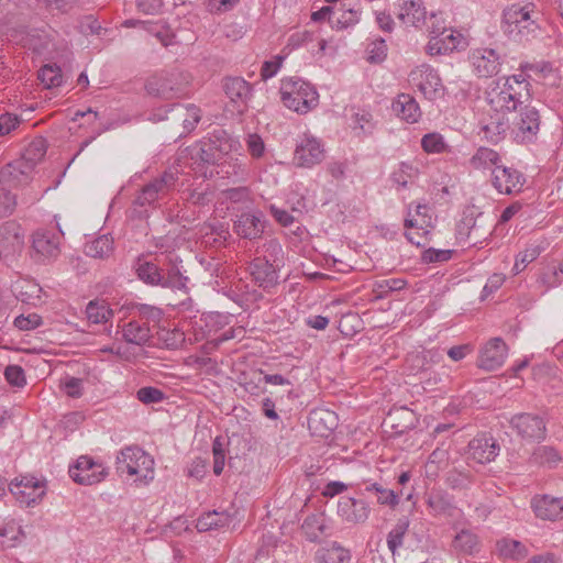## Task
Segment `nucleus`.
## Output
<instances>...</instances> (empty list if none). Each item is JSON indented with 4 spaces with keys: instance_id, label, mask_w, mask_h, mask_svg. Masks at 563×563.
<instances>
[{
    "instance_id": "f257e3e1",
    "label": "nucleus",
    "mask_w": 563,
    "mask_h": 563,
    "mask_svg": "<svg viewBox=\"0 0 563 563\" xmlns=\"http://www.w3.org/2000/svg\"><path fill=\"white\" fill-rule=\"evenodd\" d=\"M531 68L530 64H521L519 74L500 77L489 85L485 91V100L493 111L509 114L531 100V85L525 74Z\"/></svg>"
},
{
    "instance_id": "f03ea898",
    "label": "nucleus",
    "mask_w": 563,
    "mask_h": 563,
    "mask_svg": "<svg viewBox=\"0 0 563 563\" xmlns=\"http://www.w3.org/2000/svg\"><path fill=\"white\" fill-rule=\"evenodd\" d=\"M115 470L120 476L132 478L137 486H147L155 477V461L142 448L129 445L118 452Z\"/></svg>"
},
{
    "instance_id": "7ed1b4c3",
    "label": "nucleus",
    "mask_w": 563,
    "mask_h": 563,
    "mask_svg": "<svg viewBox=\"0 0 563 563\" xmlns=\"http://www.w3.org/2000/svg\"><path fill=\"white\" fill-rule=\"evenodd\" d=\"M533 3H512L503 11V30L505 34L516 42H526L533 36L537 23L531 14Z\"/></svg>"
},
{
    "instance_id": "20e7f679",
    "label": "nucleus",
    "mask_w": 563,
    "mask_h": 563,
    "mask_svg": "<svg viewBox=\"0 0 563 563\" xmlns=\"http://www.w3.org/2000/svg\"><path fill=\"white\" fill-rule=\"evenodd\" d=\"M46 142L43 137H36L24 148L22 157L9 164L0 173L3 183H27L34 166L40 163L46 154Z\"/></svg>"
},
{
    "instance_id": "39448f33",
    "label": "nucleus",
    "mask_w": 563,
    "mask_h": 563,
    "mask_svg": "<svg viewBox=\"0 0 563 563\" xmlns=\"http://www.w3.org/2000/svg\"><path fill=\"white\" fill-rule=\"evenodd\" d=\"M283 103L297 113H307L318 106L319 95L314 87L299 78L282 80Z\"/></svg>"
},
{
    "instance_id": "423d86ee",
    "label": "nucleus",
    "mask_w": 563,
    "mask_h": 563,
    "mask_svg": "<svg viewBox=\"0 0 563 563\" xmlns=\"http://www.w3.org/2000/svg\"><path fill=\"white\" fill-rule=\"evenodd\" d=\"M9 489L15 500L24 507H33L42 501L46 494V481L32 475L14 478Z\"/></svg>"
},
{
    "instance_id": "0eeeda50",
    "label": "nucleus",
    "mask_w": 563,
    "mask_h": 563,
    "mask_svg": "<svg viewBox=\"0 0 563 563\" xmlns=\"http://www.w3.org/2000/svg\"><path fill=\"white\" fill-rule=\"evenodd\" d=\"M325 157L323 142L310 133H303L297 140L292 162L297 167L312 168Z\"/></svg>"
},
{
    "instance_id": "6e6552de",
    "label": "nucleus",
    "mask_w": 563,
    "mask_h": 563,
    "mask_svg": "<svg viewBox=\"0 0 563 563\" xmlns=\"http://www.w3.org/2000/svg\"><path fill=\"white\" fill-rule=\"evenodd\" d=\"M541 118L534 107H521L511 126V136L519 144L536 141L540 130Z\"/></svg>"
},
{
    "instance_id": "1a4fd4ad",
    "label": "nucleus",
    "mask_w": 563,
    "mask_h": 563,
    "mask_svg": "<svg viewBox=\"0 0 563 563\" xmlns=\"http://www.w3.org/2000/svg\"><path fill=\"white\" fill-rule=\"evenodd\" d=\"M409 81L429 100H434L443 93L441 78L430 65L422 64L412 69L409 74Z\"/></svg>"
},
{
    "instance_id": "9d476101",
    "label": "nucleus",
    "mask_w": 563,
    "mask_h": 563,
    "mask_svg": "<svg viewBox=\"0 0 563 563\" xmlns=\"http://www.w3.org/2000/svg\"><path fill=\"white\" fill-rule=\"evenodd\" d=\"M479 135L489 143L497 144L511 132L508 114L503 111L489 110L483 114L478 122Z\"/></svg>"
},
{
    "instance_id": "9b49d317",
    "label": "nucleus",
    "mask_w": 563,
    "mask_h": 563,
    "mask_svg": "<svg viewBox=\"0 0 563 563\" xmlns=\"http://www.w3.org/2000/svg\"><path fill=\"white\" fill-rule=\"evenodd\" d=\"M108 475L107 467L88 455L79 456L69 467V476L80 485H93L103 481Z\"/></svg>"
},
{
    "instance_id": "f8f14e48",
    "label": "nucleus",
    "mask_w": 563,
    "mask_h": 563,
    "mask_svg": "<svg viewBox=\"0 0 563 563\" xmlns=\"http://www.w3.org/2000/svg\"><path fill=\"white\" fill-rule=\"evenodd\" d=\"M472 71L478 78H492L496 76L501 68L503 59L500 54L488 47L475 48L468 56Z\"/></svg>"
},
{
    "instance_id": "ddd939ff",
    "label": "nucleus",
    "mask_w": 563,
    "mask_h": 563,
    "mask_svg": "<svg viewBox=\"0 0 563 563\" xmlns=\"http://www.w3.org/2000/svg\"><path fill=\"white\" fill-rule=\"evenodd\" d=\"M464 42L463 35L446 25L437 26L430 31V40L427 45L429 55H444L457 49Z\"/></svg>"
},
{
    "instance_id": "4468645a",
    "label": "nucleus",
    "mask_w": 563,
    "mask_h": 563,
    "mask_svg": "<svg viewBox=\"0 0 563 563\" xmlns=\"http://www.w3.org/2000/svg\"><path fill=\"white\" fill-rule=\"evenodd\" d=\"M405 228L407 240L418 247H424L429 243L434 228L433 217L420 218L412 216L411 206H409L407 217L405 218Z\"/></svg>"
},
{
    "instance_id": "2eb2a0df",
    "label": "nucleus",
    "mask_w": 563,
    "mask_h": 563,
    "mask_svg": "<svg viewBox=\"0 0 563 563\" xmlns=\"http://www.w3.org/2000/svg\"><path fill=\"white\" fill-rule=\"evenodd\" d=\"M510 426L523 439L540 441L547 434V426L543 418L532 413L515 415L510 419Z\"/></svg>"
},
{
    "instance_id": "dca6fc26",
    "label": "nucleus",
    "mask_w": 563,
    "mask_h": 563,
    "mask_svg": "<svg viewBox=\"0 0 563 563\" xmlns=\"http://www.w3.org/2000/svg\"><path fill=\"white\" fill-rule=\"evenodd\" d=\"M336 514L342 521L349 525H361L368 519L371 508L362 499L344 496L338 501Z\"/></svg>"
},
{
    "instance_id": "f3484780",
    "label": "nucleus",
    "mask_w": 563,
    "mask_h": 563,
    "mask_svg": "<svg viewBox=\"0 0 563 563\" xmlns=\"http://www.w3.org/2000/svg\"><path fill=\"white\" fill-rule=\"evenodd\" d=\"M508 356V347L501 338L490 339L482 349L478 366L486 371L499 368Z\"/></svg>"
},
{
    "instance_id": "a211bd4d",
    "label": "nucleus",
    "mask_w": 563,
    "mask_h": 563,
    "mask_svg": "<svg viewBox=\"0 0 563 563\" xmlns=\"http://www.w3.org/2000/svg\"><path fill=\"white\" fill-rule=\"evenodd\" d=\"M176 177L173 173H164L159 178L145 185L136 197L135 203L150 206L166 195L175 185Z\"/></svg>"
},
{
    "instance_id": "6ab92c4d",
    "label": "nucleus",
    "mask_w": 563,
    "mask_h": 563,
    "mask_svg": "<svg viewBox=\"0 0 563 563\" xmlns=\"http://www.w3.org/2000/svg\"><path fill=\"white\" fill-rule=\"evenodd\" d=\"M522 175L515 168L499 165L493 169V186L500 194L510 195L521 190L523 186Z\"/></svg>"
},
{
    "instance_id": "aec40b11",
    "label": "nucleus",
    "mask_w": 563,
    "mask_h": 563,
    "mask_svg": "<svg viewBox=\"0 0 563 563\" xmlns=\"http://www.w3.org/2000/svg\"><path fill=\"white\" fill-rule=\"evenodd\" d=\"M499 454V444L497 441L485 434L474 438L468 443V456L473 461L485 464L494 461Z\"/></svg>"
},
{
    "instance_id": "412c9836",
    "label": "nucleus",
    "mask_w": 563,
    "mask_h": 563,
    "mask_svg": "<svg viewBox=\"0 0 563 563\" xmlns=\"http://www.w3.org/2000/svg\"><path fill=\"white\" fill-rule=\"evenodd\" d=\"M223 90L239 112H243L252 96L251 85L242 77H227L223 80Z\"/></svg>"
},
{
    "instance_id": "4be33fe9",
    "label": "nucleus",
    "mask_w": 563,
    "mask_h": 563,
    "mask_svg": "<svg viewBox=\"0 0 563 563\" xmlns=\"http://www.w3.org/2000/svg\"><path fill=\"white\" fill-rule=\"evenodd\" d=\"M24 233L14 222H7L0 228V257H7L22 250Z\"/></svg>"
},
{
    "instance_id": "5701e85b",
    "label": "nucleus",
    "mask_w": 563,
    "mask_h": 563,
    "mask_svg": "<svg viewBox=\"0 0 563 563\" xmlns=\"http://www.w3.org/2000/svg\"><path fill=\"white\" fill-rule=\"evenodd\" d=\"M398 19L406 26L421 27L427 19L422 0H399Z\"/></svg>"
},
{
    "instance_id": "b1692460",
    "label": "nucleus",
    "mask_w": 563,
    "mask_h": 563,
    "mask_svg": "<svg viewBox=\"0 0 563 563\" xmlns=\"http://www.w3.org/2000/svg\"><path fill=\"white\" fill-rule=\"evenodd\" d=\"M253 282L263 289H269L277 284L278 275L274 265L264 257L254 258L250 266Z\"/></svg>"
},
{
    "instance_id": "393cba45",
    "label": "nucleus",
    "mask_w": 563,
    "mask_h": 563,
    "mask_svg": "<svg viewBox=\"0 0 563 563\" xmlns=\"http://www.w3.org/2000/svg\"><path fill=\"white\" fill-rule=\"evenodd\" d=\"M60 233L49 230H37L33 234V249L43 258H55L59 254Z\"/></svg>"
},
{
    "instance_id": "a878e982",
    "label": "nucleus",
    "mask_w": 563,
    "mask_h": 563,
    "mask_svg": "<svg viewBox=\"0 0 563 563\" xmlns=\"http://www.w3.org/2000/svg\"><path fill=\"white\" fill-rule=\"evenodd\" d=\"M146 92L156 98L172 99L181 96L180 88L176 86L173 79L164 74L151 76L145 84Z\"/></svg>"
},
{
    "instance_id": "bb28decb",
    "label": "nucleus",
    "mask_w": 563,
    "mask_h": 563,
    "mask_svg": "<svg viewBox=\"0 0 563 563\" xmlns=\"http://www.w3.org/2000/svg\"><path fill=\"white\" fill-rule=\"evenodd\" d=\"M532 508L537 517L543 520H558L563 517V499L544 495L532 500Z\"/></svg>"
},
{
    "instance_id": "cd10ccee",
    "label": "nucleus",
    "mask_w": 563,
    "mask_h": 563,
    "mask_svg": "<svg viewBox=\"0 0 563 563\" xmlns=\"http://www.w3.org/2000/svg\"><path fill=\"white\" fill-rule=\"evenodd\" d=\"M393 112L407 123H416L421 118V111L416 99L408 93H400L391 104Z\"/></svg>"
},
{
    "instance_id": "c85d7f7f",
    "label": "nucleus",
    "mask_w": 563,
    "mask_h": 563,
    "mask_svg": "<svg viewBox=\"0 0 563 563\" xmlns=\"http://www.w3.org/2000/svg\"><path fill=\"white\" fill-rule=\"evenodd\" d=\"M263 230V222L257 214L243 213L234 223V231L244 239H257Z\"/></svg>"
},
{
    "instance_id": "c756f323",
    "label": "nucleus",
    "mask_w": 563,
    "mask_h": 563,
    "mask_svg": "<svg viewBox=\"0 0 563 563\" xmlns=\"http://www.w3.org/2000/svg\"><path fill=\"white\" fill-rule=\"evenodd\" d=\"M122 335L125 342L139 346L146 344L152 336L148 324L140 320L128 322L122 329Z\"/></svg>"
},
{
    "instance_id": "7c9ffc66",
    "label": "nucleus",
    "mask_w": 563,
    "mask_h": 563,
    "mask_svg": "<svg viewBox=\"0 0 563 563\" xmlns=\"http://www.w3.org/2000/svg\"><path fill=\"white\" fill-rule=\"evenodd\" d=\"M479 539L476 533L468 529L459 531L453 541L452 548L459 554L472 555L479 551Z\"/></svg>"
},
{
    "instance_id": "2f4dec72",
    "label": "nucleus",
    "mask_w": 563,
    "mask_h": 563,
    "mask_svg": "<svg viewBox=\"0 0 563 563\" xmlns=\"http://www.w3.org/2000/svg\"><path fill=\"white\" fill-rule=\"evenodd\" d=\"M232 522V517L227 511H209L200 516L196 528L200 532L217 530L228 527Z\"/></svg>"
},
{
    "instance_id": "473e14b6",
    "label": "nucleus",
    "mask_w": 563,
    "mask_h": 563,
    "mask_svg": "<svg viewBox=\"0 0 563 563\" xmlns=\"http://www.w3.org/2000/svg\"><path fill=\"white\" fill-rule=\"evenodd\" d=\"M500 155L493 148L481 146L470 158L474 169H494L500 165Z\"/></svg>"
},
{
    "instance_id": "72a5a7b5",
    "label": "nucleus",
    "mask_w": 563,
    "mask_h": 563,
    "mask_svg": "<svg viewBox=\"0 0 563 563\" xmlns=\"http://www.w3.org/2000/svg\"><path fill=\"white\" fill-rule=\"evenodd\" d=\"M97 380V376L92 379L89 375L85 377L65 376L60 380L62 390L70 398H80L84 396L86 387L91 386Z\"/></svg>"
},
{
    "instance_id": "f704fd0d",
    "label": "nucleus",
    "mask_w": 563,
    "mask_h": 563,
    "mask_svg": "<svg viewBox=\"0 0 563 563\" xmlns=\"http://www.w3.org/2000/svg\"><path fill=\"white\" fill-rule=\"evenodd\" d=\"M349 550L333 542L317 552L316 560L318 563H350Z\"/></svg>"
},
{
    "instance_id": "c9c22d12",
    "label": "nucleus",
    "mask_w": 563,
    "mask_h": 563,
    "mask_svg": "<svg viewBox=\"0 0 563 563\" xmlns=\"http://www.w3.org/2000/svg\"><path fill=\"white\" fill-rule=\"evenodd\" d=\"M427 505L433 516H452L455 510L450 497L441 492H431Z\"/></svg>"
},
{
    "instance_id": "e433bc0d",
    "label": "nucleus",
    "mask_w": 563,
    "mask_h": 563,
    "mask_svg": "<svg viewBox=\"0 0 563 563\" xmlns=\"http://www.w3.org/2000/svg\"><path fill=\"white\" fill-rule=\"evenodd\" d=\"M172 112L175 119L183 121V126L187 132L192 131L201 119L200 109L195 104H175Z\"/></svg>"
},
{
    "instance_id": "4c0bfd02",
    "label": "nucleus",
    "mask_w": 563,
    "mask_h": 563,
    "mask_svg": "<svg viewBox=\"0 0 563 563\" xmlns=\"http://www.w3.org/2000/svg\"><path fill=\"white\" fill-rule=\"evenodd\" d=\"M308 424L311 430L323 437L334 428L335 417L329 410L313 411L308 419Z\"/></svg>"
},
{
    "instance_id": "58836bf2",
    "label": "nucleus",
    "mask_w": 563,
    "mask_h": 563,
    "mask_svg": "<svg viewBox=\"0 0 563 563\" xmlns=\"http://www.w3.org/2000/svg\"><path fill=\"white\" fill-rule=\"evenodd\" d=\"M85 254L93 258H106L113 251V239L107 234L86 243Z\"/></svg>"
},
{
    "instance_id": "ea45409f",
    "label": "nucleus",
    "mask_w": 563,
    "mask_h": 563,
    "mask_svg": "<svg viewBox=\"0 0 563 563\" xmlns=\"http://www.w3.org/2000/svg\"><path fill=\"white\" fill-rule=\"evenodd\" d=\"M497 551L504 559L521 560L527 556L528 549L518 540L501 539L496 544Z\"/></svg>"
},
{
    "instance_id": "a19ab883",
    "label": "nucleus",
    "mask_w": 563,
    "mask_h": 563,
    "mask_svg": "<svg viewBox=\"0 0 563 563\" xmlns=\"http://www.w3.org/2000/svg\"><path fill=\"white\" fill-rule=\"evenodd\" d=\"M476 217L472 213H464L457 224L456 234L460 241L476 243L479 235L477 234Z\"/></svg>"
},
{
    "instance_id": "79ce46f5",
    "label": "nucleus",
    "mask_w": 563,
    "mask_h": 563,
    "mask_svg": "<svg viewBox=\"0 0 563 563\" xmlns=\"http://www.w3.org/2000/svg\"><path fill=\"white\" fill-rule=\"evenodd\" d=\"M422 164L415 162H402L399 164V168L394 173V180L402 187H406L409 183H413L418 179L421 173Z\"/></svg>"
},
{
    "instance_id": "37998d69",
    "label": "nucleus",
    "mask_w": 563,
    "mask_h": 563,
    "mask_svg": "<svg viewBox=\"0 0 563 563\" xmlns=\"http://www.w3.org/2000/svg\"><path fill=\"white\" fill-rule=\"evenodd\" d=\"M86 314L90 322L107 323L113 316V311L103 300H92L86 307Z\"/></svg>"
},
{
    "instance_id": "c03bdc74",
    "label": "nucleus",
    "mask_w": 563,
    "mask_h": 563,
    "mask_svg": "<svg viewBox=\"0 0 563 563\" xmlns=\"http://www.w3.org/2000/svg\"><path fill=\"white\" fill-rule=\"evenodd\" d=\"M409 528V520L401 518L397 521L395 527L387 534L388 550L395 555L399 548L404 544V538Z\"/></svg>"
},
{
    "instance_id": "a18cd8bd",
    "label": "nucleus",
    "mask_w": 563,
    "mask_h": 563,
    "mask_svg": "<svg viewBox=\"0 0 563 563\" xmlns=\"http://www.w3.org/2000/svg\"><path fill=\"white\" fill-rule=\"evenodd\" d=\"M561 461L560 453L552 446H539L531 455V462L541 466L553 467Z\"/></svg>"
},
{
    "instance_id": "49530a36",
    "label": "nucleus",
    "mask_w": 563,
    "mask_h": 563,
    "mask_svg": "<svg viewBox=\"0 0 563 563\" xmlns=\"http://www.w3.org/2000/svg\"><path fill=\"white\" fill-rule=\"evenodd\" d=\"M386 41L378 36L367 38L366 53L369 63H380L387 56Z\"/></svg>"
},
{
    "instance_id": "de8ad7c7",
    "label": "nucleus",
    "mask_w": 563,
    "mask_h": 563,
    "mask_svg": "<svg viewBox=\"0 0 563 563\" xmlns=\"http://www.w3.org/2000/svg\"><path fill=\"white\" fill-rule=\"evenodd\" d=\"M187 277L183 275L176 263L165 272L162 271V287L183 289L186 287Z\"/></svg>"
},
{
    "instance_id": "09e8293b",
    "label": "nucleus",
    "mask_w": 563,
    "mask_h": 563,
    "mask_svg": "<svg viewBox=\"0 0 563 563\" xmlns=\"http://www.w3.org/2000/svg\"><path fill=\"white\" fill-rule=\"evenodd\" d=\"M421 147L428 154H440L446 152L449 146L440 133L433 132L423 135Z\"/></svg>"
},
{
    "instance_id": "8fccbe9b",
    "label": "nucleus",
    "mask_w": 563,
    "mask_h": 563,
    "mask_svg": "<svg viewBox=\"0 0 563 563\" xmlns=\"http://www.w3.org/2000/svg\"><path fill=\"white\" fill-rule=\"evenodd\" d=\"M158 341L167 349H177L185 341V334L177 328H159L157 331Z\"/></svg>"
},
{
    "instance_id": "3c124183",
    "label": "nucleus",
    "mask_w": 563,
    "mask_h": 563,
    "mask_svg": "<svg viewBox=\"0 0 563 563\" xmlns=\"http://www.w3.org/2000/svg\"><path fill=\"white\" fill-rule=\"evenodd\" d=\"M136 272L143 282L162 286V271L155 264L148 262L140 263Z\"/></svg>"
},
{
    "instance_id": "603ef678",
    "label": "nucleus",
    "mask_w": 563,
    "mask_h": 563,
    "mask_svg": "<svg viewBox=\"0 0 563 563\" xmlns=\"http://www.w3.org/2000/svg\"><path fill=\"white\" fill-rule=\"evenodd\" d=\"M540 255V249L538 246H529L522 252L518 253L512 267L514 275L521 273L528 264L536 261Z\"/></svg>"
},
{
    "instance_id": "864d4df0",
    "label": "nucleus",
    "mask_w": 563,
    "mask_h": 563,
    "mask_svg": "<svg viewBox=\"0 0 563 563\" xmlns=\"http://www.w3.org/2000/svg\"><path fill=\"white\" fill-rule=\"evenodd\" d=\"M38 79L45 88L58 87L63 81L59 67L52 65H45L40 69Z\"/></svg>"
},
{
    "instance_id": "5fc2aeb1",
    "label": "nucleus",
    "mask_w": 563,
    "mask_h": 563,
    "mask_svg": "<svg viewBox=\"0 0 563 563\" xmlns=\"http://www.w3.org/2000/svg\"><path fill=\"white\" fill-rule=\"evenodd\" d=\"M360 11L352 8L342 9L335 12L333 24L339 29H346L360 21Z\"/></svg>"
},
{
    "instance_id": "6e6d98bb",
    "label": "nucleus",
    "mask_w": 563,
    "mask_h": 563,
    "mask_svg": "<svg viewBox=\"0 0 563 563\" xmlns=\"http://www.w3.org/2000/svg\"><path fill=\"white\" fill-rule=\"evenodd\" d=\"M452 254V250L429 247L422 252L421 261L424 264L444 263L451 260Z\"/></svg>"
},
{
    "instance_id": "4d7b16f0",
    "label": "nucleus",
    "mask_w": 563,
    "mask_h": 563,
    "mask_svg": "<svg viewBox=\"0 0 563 563\" xmlns=\"http://www.w3.org/2000/svg\"><path fill=\"white\" fill-rule=\"evenodd\" d=\"M406 286V282L399 278L382 279L375 283L374 290L379 297L387 296L391 291L401 290Z\"/></svg>"
},
{
    "instance_id": "13d9d810",
    "label": "nucleus",
    "mask_w": 563,
    "mask_h": 563,
    "mask_svg": "<svg viewBox=\"0 0 563 563\" xmlns=\"http://www.w3.org/2000/svg\"><path fill=\"white\" fill-rule=\"evenodd\" d=\"M136 397L141 402L150 405L161 402L165 395L161 389L156 387L146 386L137 390Z\"/></svg>"
},
{
    "instance_id": "bf43d9fd",
    "label": "nucleus",
    "mask_w": 563,
    "mask_h": 563,
    "mask_svg": "<svg viewBox=\"0 0 563 563\" xmlns=\"http://www.w3.org/2000/svg\"><path fill=\"white\" fill-rule=\"evenodd\" d=\"M21 122L22 119L18 114L9 112L0 114V136L9 135L18 129Z\"/></svg>"
},
{
    "instance_id": "052dcab7",
    "label": "nucleus",
    "mask_w": 563,
    "mask_h": 563,
    "mask_svg": "<svg viewBox=\"0 0 563 563\" xmlns=\"http://www.w3.org/2000/svg\"><path fill=\"white\" fill-rule=\"evenodd\" d=\"M7 382L14 387H23L26 384L24 371L19 365H9L4 369Z\"/></svg>"
},
{
    "instance_id": "680f3d73",
    "label": "nucleus",
    "mask_w": 563,
    "mask_h": 563,
    "mask_svg": "<svg viewBox=\"0 0 563 563\" xmlns=\"http://www.w3.org/2000/svg\"><path fill=\"white\" fill-rule=\"evenodd\" d=\"M245 143H246L247 151L252 157L260 158L264 155L265 144H264L263 139L258 134H256V133L247 134V136L245 139Z\"/></svg>"
},
{
    "instance_id": "e2e57ef3",
    "label": "nucleus",
    "mask_w": 563,
    "mask_h": 563,
    "mask_svg": "<svg viewBox=\"0 0 563 563\" xmlns=\"http://www.w3.org/2000/svg\"><path fill=\"white\" fill-rule=\"evenodd\" d=\"M285 57L275 55L272 59L265 60L261 69V77L263 80L273 78L280 69Z\"/></svg>"
},
{
    "instance_id": "0e129e2a",
    "label": "nucleus",
    "mask_w": 563,
    "mask_h": 563,
    "mask_svg": "<svg viewBox=\"0 0 563 563\" xmlns=\"http://www.w3.org/2000/svg\"><path fill=\"white\" fill-rule=\"evenodd\" d=\"M42 324V318L36 313L29 316H19L14 319V325L22 331H30L38 328Z\"/></svg>"
},
{
    "instance_id": "69168bd1",
    "label": "nucleus",
    "mask_w": 563,
    "mask_h": 563,
    "mask_svg": "<svg viewBox=\"0 0 563 563\" xmlns=\"http://www.w3.org/2000/svg\"><path fill=\"white\" fill-rule=\"evenodd\" d=\"M372 120H373V117H372L371 112H368L366 110L355 112L353 115V128L360 129L364 132L369 131L373 126Z\"/></svg>"
},
{
    "instance_id": "338daca9",
    "label": "nucleus",
    "mask_w": 563,
    "mask_h": 563,
    "mask_svg": "<svg viewBox=\"0 0 563 563\" xmlns=\"http://www.w3.org/2000/svg\"><path fill=\"white\" fill-rule=\"evenodd\" d=\"M505 275L500 273L490 275L483 288V297H487L497 291L505 283Z\"/></svg>"
},
{
    "instance_id": "774afa93",
    "label": "nucleus",
    "mask_w": 563,
    "mask_h": 563,
    "mask_svg": "<svg viewBox=\"0 0 563 563\" xmlns=\"http://www.w3.org/2000/svg\"><path fill=\"white\" fill-rule=\"evenodd\" d=\"M376 494L378 495L377 503L380 505L395 507L399 503L398 495L391 489L382 486L380 488H376Z\"/></svg>"
}]
</instances>
